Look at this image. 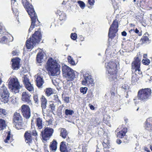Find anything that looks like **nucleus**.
Masks as SVG:
<instances>
[{"mask_svg":"<svg viewBox=\"0 0 152 152\" xmlns=\"http://www.w3.org/2000/svg\"><path fill=\"white\" fill-rule=\"evenodd\" d=\"M116 142L118 144H120L122 142L121 140L119 139H117Z\"/></svg>","mask_w":152,"mask_h":152,"instance_id":"62","label":"nucleus"},{"mask_svg":"<svg viewBox=\"0 0 152 152\" xmlns=\"http://www.w3.org/2000/svg\"><path fill=\"white\" fill-rule=\"evenodd\" d=\"M12 7L15 6L14 4L16 2V0H11Z\"/></svg>","mask_w":152,"mask_h":152,"instance_id":"59","label":"nucleus"},{"mask_svg":"<svg viewBox=\"0 0 152 152\" xmlns=\"http://www.w3.org/2000/svg\"><path fill=\"white\" fill-rule=\"evenodd\" d=\"M44 55L41 53H38L37 57V62L39 63H41L42 60H43Z\"/></svg>","mask_w":152,"mask_h":152,"instance_id":"27","label":"nucleus"},{"mask_svg":"<svg viewBox=\"0 0 152 152\" xmlns=\"http://www.w3.org/2000/svg\"><path fill=\"white\" fill-rule=\"evenodd\" d=\"M148 35V34H144V35L142 37L141 41L142 42H141L142 44H143L146 43H149L150 42V40L148 37L147 36Z\"/></svg>","mask_w":152,"mask_h":152,"instance_id":"24","label":"nucleus"},{"mask_svg":"<svg viewBox=\"0 0 152 152\" xmlns=\"http://www.w3.org/2000/svg\"><path fill=\"white\" fill-rule=\"evenodd\" d=\"M42 35L39 31H36L32 37L28 39L26 42V45L28 49L32 48L34 46L38 44L41 39Z\"/></svg>","mask_w":152,"mask_h":152,"instance_id":"3","label":"nucleus"},{"mask_svg":"<svg viewBox=\"0 0 152 152\" xmlns=\"http://www.w3.org/2000/svg\"><path fill=\"white\" fill-rule=\"evenodd\" d=\"M121 34L123 36H126L127 35V33L125 31H124L121 32Z\"/></svg>","mask_w":152,"mask_h":152,"instance_id":"61","label":"nucleus"},{"mask_svg":"<svg viewBox=\"0 0 152 152\" xmlns=\"http://www.w3.org/2000/svg\"><path fill=\"white\" fill-rule=\"evenodd\" d=\"M88 90V88L86 87H81L80 88V91L83 94H86Z\"/></svg>","mask_w":152,"mask_h":152,"instance_id":"43","label":"nucleus"},{"mask_svg":"<svg viewBox=\"0 0 152 152\" xmlns=\"http://www.w3.org/2000/svg\"><path fill=\"white\" fill-rule=\"evenodd\" d=\"M107 143H105V148L106 149H108L110 147V145H109V137H110V135L109 133H107Z\"/></svg>","mask_w":152,"mask_h":152,"instance_id":"30","label":"nucleus"},{"mask_svg":"<svg viewBox=\"0 0 152 152\" xmlns=\"http://www.w3.org/2000/svg\"><path fill=\"white\" fill-rule=\"evenodd\" d=\"M151 122H152V117L148 118L145 123H149H149H151Z\"/></svg>","mask_w":152,"mask_h":152,"instance_id":"57","label":"nucleus"},{"mask_svg":"<svg viewBox=\"0 0 152 152\" xmlns=\"http://www.w3.org/2000/svg\"><path fill=\"white\" fill-rule=\"evenodd\" d=\"M65 142H62L60 145V150L61 152H68L66 147L65 144Z\"/></svg>","mask_w":152,"mask_h":152,"instance_id":"26","label":"nucleus"},{"mask_svg":"<svg viewBox=\"0 0 152 152\" xmlns=\"http://www.w3.org/2000/svg\"><path fill=\"white\" fill-rule=\"evenodd\" d=\"M94 96L92 92L91 91H88L87 94V97L88 99L91 100Z\"/></svg>","mask_w":152,"mask_h":152,"instance_id":"41","label":"nucleus"},{"mask_svg":"<svg viewBox=\"0 0 152 152\" xmlns=\"http://www.w3.org/2000/svg\"><path fill=\"white\" fill-rule=\"evenodd\" d=\"M21 111L23 117L26 119L29 118L31 115L30 109L28 106L23 104L21 107Z\"/></svg>","mask_w":152,"mask_h":152,"instance_id":"15","label":"nucleus"},{"mask_svg":"<svg viewBox=\"0 0 152 152\" xmlns=\"http://www.w3.org/2000/svg\"><path fill=\"white\" fill-rule=\"evenodd\" d=\"M49 107L51 109L52 112L55 109V107L53 104H50L49 105Z\"/></svg>","mask_w":152,"mask_h":152,"instance_id":"50","label":"nucleus"},{"mask_svg":"<svg viewBox=\"0 0 152 152\" xmlns=\"http://www.w3.org/2000/svg\"><path fill=\"white\" fill-rule=\"evenodd\" d=\"M31 95L26 91L23 92L22 94L21 99L23 101L27 103L31 104Z\"/></svg>","mask_w":152,"mask_h":152,"instance_id":"16","label":"nucleus"},{"mask_svg":"<svg viewBox=\"0 0 152 152\" xmlns=\"http://www.w3.org/2000/svg\"><path fill=\"white\" fill-rule=\"evenodd\" d=\"M147 54H144V55H143V58H146V57H147Z\"/></svg>","mask_w":152,"mask_h":152,"instance_id":"64","label":"nucleus"},{"mask_svg":"<svg viewBox=\"0 0 152 152\" xmlns=\"http://www.w3.org/2000/svg\"><path fill=\"white\" fill-rule=\"evenodd\" d=\"M145 129L150 131H152V124L151 123H146L145 126Z\"/></svg>","mask_w":152,"mask_h":152,"instance_id":"35","label":"nucleus"},{"mask_svg":"<svg viewBox=\"0 0 152 152\" xmlns=\"http://www.w3.org/2000/svg\"><path fill=\"white\" fill-rule=\"evenodd\" d=\"M70 37L73 40H75L77 38V35L76 33H72L71 34Z\"/></svg>","mask_w":152,"mask_h":152,"instance_id":"47","label":"nucleus"},{"mask_svg":"<svg viewBox=\"0 0 152 152\" xmlns=\"http://www.w3.org/2000/svg\"><path fill=\"white\" fill-rule=\"evenodd\" d=\"M140 60L138 57H137L134 61L132 63V72H135L136 73H138L140 74L142 73L140 70Z\"/></svg>","mask_w":152,"mask_h":152,"instance_id":"12","label":"nucleus"},{"mask_svg":"<svg viewBox=\"0 0 152 152\" xmlns=\"http://www.w3.org/2000/svg\"><path fill=\"white\" fill-rule=\"evenodd\" d=\"M10 93L4 85L0 88V99L4 103H7L9 100Z\"/></svg>","mask_w":152,"mask_h":152,"instance_id":"9","label":"nucleus"},{"mask_svg":"<svg viewBox=\"0 0 152 152\" xmlns=\"http://www.w3.org/2000/svg\"><path fill=\"white\" fill-rule=\"evenodd\" d=\"M22 122V117L20 114L17 112L14 113L13 116V122L17 129H21L23 128Z\"/></svg>","mask_w":152,"mask_h":152,"instance_id":"8","label":"nucleus"},{"mask_svg":"<svg viewBox=\"0 0 152 152\" xmlns=\"http://www.w3.org/2000/svg\"><path fill=\"white\" fill-rule=\"evenodd\" d=\"M59 62L52 58H49L47 62V67L48 70L52 76L59 75L60 73V65Z\"/></svg>","mask_w":152,"mask_h":152,"instance_id":"2","label":"nucleus"},{"mask_svg":"<svg viewBox=\"0 0 152 152\" xmlns=\"http://www.w3.org/2000/svg\"><path fill=\"white\" fill-rule=\"evenodd\" d=\"M7 114V112L5 109H0V117H3Z\"/></svg>","mask_w":152,"mask_h":152,"instance_id":"40","label":"nucleus"},{"mask_svg":"<svg viewBox=\"0 0 152 152\" xmlns=\"http://www.w3.org/2000/svg\"><path fill=\"white\" fill-rule=\"evenodd\" d=\"M53 132V129L47 127L42 130L41 132V135L43 140H49L50 137L52 135Z\"/></svg>","mask_w":152,"mask_h":152,"instance_id":"11","label":"nucleus"},{"mask_svg":"<svg viewBox=\"0 0 152 152\" xmlns=\"http://www.w3.org/2000/svg\"><path fill=\"white\" fill-rule=\"evenodd\" d=\"M57 142L56 141L53 140L50 144V147L51 152L55 151L57 149Z\"/></svg>","mask_w":152,"mask_h":152,"instance_id":"22","label":"nucleus"},{"mask_svg":"<svg viewBox=\"0 0 152 152\" xmlns=\"http://www.w3.org/2000/svg\"><path fill=\"white\" fill-rule=\"evenodd\" d=\"M16 7H17V5L13 7H12L13 12L15 15L17 14L18 12V9Z\"/></svg>","mask_w":152,"mask_h":152,"instance_id":"49","label":"nucleus"},{"mask_svg":"<svg viewBox=\"0 0 152 152\" xmlns=\"http://www.w3.org/2000/svg\"><path fill=\"white\" fill-rule=\"evenodd\" d=\"M8 86L12 91L15 93L18 92L19 89L21 87L20 86L17 79L16 78H10L9 80Z\"/></svg>","mask_w":152,"mask_h":152,"instance_id":"7","label":"nucleus"},{"mask_svg":"<svg viewBox=\"0 0 152 152\" xmlns=\"http://www.w3.org/2000/svg\"><path fill=\"white\" fill-rule=\"evenodd\" d=\"M10 132L9 131L5 139L4 140V142L6 143H10L12 142L10 139Z\"/></svg>","mask_w":152,"mask_h":152,"instance_id":"34","label":"nucleus"},{"mask_svg":"<svg viewBox=\"0 0 152 152\" xmlns=\"http://www.w3.org/2000/svg\"><path fill=\"white\" fill-rule=\"evenodd\" d=\"M53 99L56 102H58L60 104L61 103V101L58 98V96L57 95H55L53 96Z\"/></svg>","mask_w":152,"mask_h":152,"instance_id":"48","label":"nucleus"},{"mask_svg":"<svg viewBox=\"0 0 152 152\" xmlns=\"http://www.w3.org/2000/svg\"><path fill=\"white\" fill-rule=\"evenodd\" d=\"M11 61L12 62V68L16 70L19 69V63L20 62L19 59L16 58L12 59Z\"/></svg>","mask_w":152,"mask_h":152,"instance_id":"18","label":"nucleus"},{"mask_svg":"<svg viewBox=\"0 0 152 152\" xmlns=\"http://www.w3.org/2000/svg\"><path fill=\"white\" fill-rule=\"evenodd\" d=\"M12 54L13 56H18V52L17 50H14L12 51Z\"/></svg>","mask_w":152,"mask_h":152,"instance_id":"53","label":"nucleus"},{"mask_svg":"<svg viewBox=\"0 0 152 152\" xmlns=\"http://www.w3.org/2000/svg\"><path fill=\"white\" fill-rule=\"evenodd\" d=\"M63 75L69 80H72L75 77L74 71L66 65L62 66Z\"/></svg>","mask_w":152,"mask_h":152,"instance_id":"6","label":"nucleus"},{"mask_svg":"<svg viewBox=\"0 0 152 152\" xmlns=\"http://www.w3.org/2000/svg\"><path fill=\"white\" fill-rule=\"evenodd\" d=\"M80 39L81 41H83L84 40V38L82 36H80Z\"/></svg>","mask_w":152,"mask_h":152,"instance_id":"63","label":"nucleus"},{"mask_svg":"<svg viewBox=\"0 0 152 152\" xmlns=\"http://www.w3.org/2000/svg\"><path fill=\"white\" fill-rule=\"evenodd\" d=\"M57 12L59 13V19L60 20H63L66 18V16L65 14L64 13H61L60 11H58Z\"/></svg>","mask_w":152,"mask_h":152,"instance_id":"38","label":"nucleus"},{"mask_svg":"<svg viewBox=\"0 0 152 152\" xmlns=\"http://www.w3.org/2000/svg\"><path fill=\"white\" fill-rule=\"evenodd\" d=\"M65 113L66 115L68 116L72 115L74 113V112L72 110L66 109L65 111Z\"/></svg>","mask_w":152,"mask_h":152,"instance_id":"36","label":"nucleus"},{"mask_svg":"<svg viewBox=\"0 0 152 152\" xmlns=\"http://www.w3.org/2000/svg\"><path fill=\"white\" fill-rule=\"evenodd\" d=\"M6 124L4 120L0 119V130H3L5 128Z\"/></svg>","mask_w":152,"mask_h":152,"instance_id":"29","label":"nucleus"},{"mask_svg":"<svg viewBox=\"0 0 152 152\" xmlns=\"http://www.w3.org/2000/svg\"><path fill=\"white\" fill-rule=\"evenodd\" d=\"M45 93L47 96H50L53 94V91L52 89L50 88H47L46 89Z\"/></svg>","mask_w":152,"mask_h":152,"instance_id":"37","label":"nucleus"},{"mask_svg":"<svg viewBox=\"0 0 152 152\" xmlns=\"http://www.w3.org/2000/svg\"><path fill=\"white\" fill-rule=\"evenodd\" d=\"M67 60L68 62L71 64L72 65H76V64L73 58H72L71 56H68L67 57Z\"/></svg>","mask_w":152,"mask_h":152,"instance_id":"31","label":"nucleus"},{"mask_svg":"<svg viewBox=\"0 0 152 152\" xmlns=\"http://www.w3.org/2000/svg\"><path fill=\"white\" fill-rule=\"evenodd\" d=\"M36 84L37 86L39 88L41 87L44 83L43 78L40 76L38 75L36 78Z\"/></svg>","mask_w":152,"mask_h":152,"instance_id":"20","label":"nucleus"},{"mask_svg":"<svg viewBox=\"0 0 152 152\" xmlns=\"http://www.w3.org/2000/svg\"><path fill=\"white\" fill-rule=\"evenodd\" d=\"M129 32L131 34L135 33L137 34L138 36H140L142 35L141 32H139V30L137 28H136L135 29H131L129 31Z\"/></svg>","mask_w":152,"mask_h":152,"instance_id":"28","label":"nucleus"},{"mask_svg":"<svg viewBox=\"0 0 152 152\" xmlns=\"http://www.w3.org/2000/svg\"><path fill=\"white\" fill-rule=\"evenodd\" d=\"M64 100L66 103H69V97H66L64 98Z\"/></svg>","mask_w":152,"mask_h":152,"instance_id":"56","label":"nucleus"},{"mask_svg":"<svg viewBox=\"0 0 152 152\" xmlns=\"http://www.w3.org/2000/svg\"><path fill=\"white\" fill-rule=\"evenodd\" d=\"M22 80L26 88L29 91L33 90V87L29 82L27 75H24L22 77Z\"/></svg>","mask_w":152,"mask_h":152,"instance_id":"14","label":"nucleus"},{"mask_svg":"<svg viewBox=\"0 0 152 152\" xmlns=\"http://www.w3.org/2000/svg\"><path fill=\"white\" fill-rule=\"evenodd\" d=\"M31 132V135H32L33 136L36 137L35 139H37V136H38L37 132L36 130L34 129L32 130L29 131Z\"/></svg>","mask_w":152,"mask_h":152,"instance_id":"42","label":"nucleus"},{"mask_svg":"<svg viewBox=\"0 0 152 152\" xmlns=\"http://www.w3.org/2000/svg\"><path fill=\"white\" fill-rule=\"evenodd\" d=\"M150 60L148 58L144 59L142 60V63L145 65H148L150 63Z\"/></svg>","mask_w":152,"mask_h":152,"instance_id":"45","label":"nucleus"},{"mask_svg":"<svg viewBox=\"0 0 152 152\" xmlns=\"http://www.w3.org/2000/svg\"><path fill=\"white\" fill-rule=\"evenodd\" d=\"M42 120L40 118H37L36 119V125L39 129H41L43 127Z\"/></svg>","mask_w":152,"mask_h":152,"instance_id":"25","label":"nucleus"},{"mask_svg":"<svg viewBox=\"0 0 152 152\" xmlns=\"http://www.w3.org/2000/svg\"><path fill=\"white\" fill-rule=\"evenodd\" d=\"M95 0H88V3L91 6H92L94 5L95 3Z\"/></svg>","mask_w":152,"mask_h":152,"instance_id":"54","label":"nucleus"},{"mask_svg":"<svg viewBox=\"0 0 152 152\" xmlns=\"http://www.w3.org/2000/svg\"><path fill=\"white\" fill-rule=\"evenodd\" d=\"M41 107H42V113H44V110L45 109L46 107V104L47 103V100L45 97L42 96L41 99Z\"/></svg>","mask_w":152,"mask_h":152,"instance_id":"19","label":"nucleus"},{"mask_svg":"<svg viewBox=\"0 0 152 152\" xmlns=\"http://www.w3.org/2000/svg\"><path fill=\"white\" fill-rule=\"evenodd\" d=\"M116 64L114 62L110 61L107 63L106 68L108 71L109 79L111 81L114 80L116 78Z\"/></svg>","mask_w":152,"mask_h":152,"instance_id":"5","label":"nucleus"},{"mask_svg":"<svg viewBox=\"0 0 152 152\" xmlns=\"http://www.w3.org/2000/svg\"><path fill=\"white\" fill-rule=\"evenodd\" d=\"M151 90L150 88L140 89L137 93V99L141 101L145 102L151 97Z\"/></svg>","mask_w":152,"mask_h":152,"instance_id":"4","label":"nucleus"},{"mask_svg":"<svg viewBox=\"0 0 152 152\" xmlns=\"http://www.w3.org/2000/svg\"><path fill=\"white\" fill-rule=\"evenodd\" d=\"M60 136L64 139L67 138V137L68 138L66 139V140L68 141L69 140V138L68 136L67 131L65 129L62 128L61 129L60 131Z\"/></svg>","mask_w":152,"mask_h":152,"instance_id":"21","label":"nucleus"},{"mask_svg":"<svg viewBox=\"0 0 152 152\" xmlns=\"http://www.w3.org/2000/svg\"><path fill=\"white\" fill-rule=\"evenodd\" d=\"M34 99L35 103H38L39 102L38 95H34Z\"/></svg>","mask_w":152,"mask_h":152,"instance_id":"51","label":"nucleus"},{"mask_svg":"<svg viewBox=\"0 0 152 152\" xmlns=\"http://www.w3.org/2000/svg\"><path fill=\"white\" fill-rule=\"evenodd\" d=\"M118 27V20L115 19L113 22L109 29L108 34L109 38L112 39L116 36Z\"/></svg>","mask_w":152,"mask_h":152,"instance_id":"10","label":"nucleus"},{"mask_svg":"<svg viewBox=\"0 0 152 152\" xmlns=\"http://www.w3.org/2000/svg\"><path fill=\"white\" fill-rule=\"evenodd\" d=\"M118 0H111V2L114 8H116L118 4Z\"/></svg>","mask_w":152,"mask_h":152,"instance_id":"46","label":"nucleus"},{"mask_svg":"<svg viewBox=\"0 0 152 152\" xmlns=\"http://www.w3.org/2000/svg\"><path fill=\"white\" fill-rule=\"evenodd\" d=\"M6 32L2 23H0V34H6Z\"/></svg>","mask_w":152,"mask_h":152,"instance_id":"32","label":"nucleus"},{"mask_svg":"<svg viewBox=\"0 0 152 152\" xmlns=\"http://www.w3.org/2000/svg\"><path fill=\"white\" fill-rule=\"evenodd\" d=\"M127 132V129L124 128L121 131L117 133V137L120 138H122L123 137L126 135V133Z\"/></svg>","mask_w":152,"mask_h":152,"instance_id":"23","label":"nucleus"},{"mask_svg":"<svg viewBox=\"0 0 152 152\" xmlns=\"http://www.w3.org/2000/svg\"><path fill=\"white\" fill-rule=\"evenodd\" d=\"M84 79L82 81V83L85 86H93L94 85L93 79L92 77L88 74L83 75Z\"/></svg>","mask_w":152,"mask_h":152,"instance_id":"13","label":"nucleus"},{"mask_svg":"<svg viewBox=\"0 0 152 152\" xmlns=\"http://www.w3.org/2000/svg\"><path fill=\"white\" fill-rule=\"evenodd\" d=\"M132 82L134 81V82H135L137 81V79L136 78V77H134V75H132Z\"/></svg>","mask_w":152,"mask_h":152,"instance_id":"58","label":"nucleus"},{"mask_svg":"<svg viewBox=\"0 0 152 152\" xmlns=\"http://www.w3.org/2000/svg\"><path fill=\"white\" fill-rule=\"evenodd\" d=\"M121 88L125 90H127L129 88V87L127 85H124L121 86Z\"/></svg>","mask_w":152,"mask_h":152,"instance_id":"55","label":"nucleus"},{"mask_svg":"<svg viewBox=\"0 0 152 152\" xmlns=\"http://www.w3.org/2000/svg\"><path fill=\"white\" fill-rule=\"evenodd\" d=\"M77 3L81 9H83L85 7V4L83 1H79Z\"/></svg>","mask_w":152,"mask_h":152,"instance_id":"44","label":"nucleus"},{"mask_svg":"<svg viewBox=\"0 0 152 152\" xmlns=\"http://www.w3.org/2000/svg\"><path fill=\"white\" fill-rule=\"evenodd\" d=\"M67 80L68 81L67 82V86L68 87L70 88L71 87H72L73 86L72 83L70 81V80H68V79H67Z\"/></svg>","mask_w":152,"mask_h":152,"instance_id":"52","label":"nucleus"},{"mask_svg":"<svg viewBox=\"0 0 152 152\" xmlns=\"http://www.w3.org/2000/svg\"><path fill=\"white\" fill-rule=\"evenodd\" d=\"M106 120H105V124L107 125L109 127L111 126V124H110V115H107Z\"/></svg>","mask_w":152,"mask_h":152,"instance_id":"39","label":"nucleus"},{"mask_svg":"<svg viewBox=\"0 0 152 152\" xmlns=\"http://www.w3.org/2000/svg\"><path fill=\"white\" fill-rule=\"evenodd\" d=\"M22 2L31 18V24L28 30L30 32L33 29L35 26H37L39 25L38 24L39 22L33 6L30 4L26 0H22Z\"/></svg>","mask_w":152,"mask_h":152,"instance_id":"1","label":"nucleus"},{"mask_svg":"<svg viewBox=\"0 0 152 152\" xmlns=\"http://www.w3.org/2000/svg\"><path fill=\"white\" fill-rule=\"evenodd\" d=\"M8 41V40L7 38L5 36L0 37V43H6Z\"/></svg>","mask_w":152,"mask_h":152,"instance_id":"33","label":"nucleus"},{"mask_svg":"<svg viewBox=\"0 0 152 152\" xmlns=\"http://www.w3.org/2000/svg\"><path fill=\"white\" fill-rule=\"evenodd\" d=\"M89 106L90 108L92 110H94L95 109V107H94V106L93 105H92L90 104H89Z\"/></svg>","mask_w":152,"mask_h":152,"instance_id":"60","label":"nucleus"},{"mask_svg":"<svg viewBox=\"0 0 152 152\" xmlns=\"http://www.w3.org/2000/svg\"><path fill=\"white\" fill-rule=\"evenodd\" d=\"M24 136L26 142L30 145V144L33 142V138L31 135V132L29 131L26 132Z\"/></svg>","mask_w":152,"mask_h":152,"instance_id":"17","label":"nucleus"}]
</instances>
